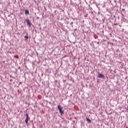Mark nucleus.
Instances as JSON below:
<instances>
[{"instance_id":"f257e3e1","label":"nucleus","mask_w":128,"mask_h":128,"mask_svg":"<svg viewBox=\"0 0 128 128\" xmlns=\"http://www.w3.org/2000/svg\"><path fill=\"white\" fill-rule=\"evenodd\" d=\"M58 108L61 116H62V114H64V110H62V106L58 105Z\"/></svg>"},{"instance_id":"f03ea898","label":"nucleus","mask_w":128,"mask_h":128,"mask_svg":"<svg viewBox=\"0 0 128 128\" xmlns=\"http://www.w3.org/2000/svg\"><path fill=\"white\" fill-rule=\"evenodd\" d=\"M30 117L28 116V113L26 114V118L25 120V122L26 124H28V120H30Z\"/></svg>"},{"instance_id":"7ed1b4c3","label":"nucleus","mask_w":128,"mask_h":128,"mask_svg":"<svg viewBox=\"0 0 128 128\" xmlns=\"http://www.w3.org/2000/svg\"><path fill=\"white\" fill-rule=\"evenodd\" d=\"M26 22H27L28 26H29V27L30 28V26H32V22H30V20L27 19L26 20Z\"/></svg>"},{"instance_id":"20e7f679","label":"nucleus","mask_w":128,"mask_h":128,"mask_svg":"<svg viewBox=\"0 0 128 128\" xmlns=\"http://www.w3.org/2000/svg\"><path fill=\"white\" fill-rule=\"evenodd\" d=\"M98 78H104V76L102 74H98Z\"/></svg>"},{"instance_id":"39448f33","label":"nucleus","mask_w":128,"mask_h":128,"mask_svg":"<svg viewBox=\"0 0 128 128\" xmlns=\"http://www.w3.org/2000/svg\"><path fill=\"white\" fill-rule=\"evenodd\" d=\"M25 12V14H30V11H28V10H26L24 11Z\"/></svg>"},{"instance_id":"423d86ee","label":"nucleus","mask_w":128,"mask_h":128,"mask_svg":"<svg viewBox=\"0 0 128 128\" xmlns=\"http://www.w3.org/2000/svg\"><path fill=\"white\" fill-rule=\"evenodd\" d=\"M86 120L88 122H92V120L88 118H86Z\"/></svg>"},{"instance_id":"0eeeda50","label":"nucleus","mask_w":128,"mask_h":128,"mask_svg":"<svg viewBox=\"0 0 128 128\" xmlns=\"http://www.w3.org/2000/svg\"><path fill=\"white\" fill-rule=\"evenodd\" d=\"M24 38H25L26 39V40H28V36H24Z\"/></svg>"},{"instance_id":"6e6552de","label":"nucleus","mask_w":128,"mask_h":128,"mask_svg":"<svg viewBox=\"0 0 128 128\" xmlns=\"http://www.w3.org/2000/svg\"><path fill=\"white\" fill-rule=\"evenodd\" d=\"M124 10H125L124 8H122V12H124Z\"/></svg>"},{"instance_id":"1a4fd4ad","label":"nucleus","mask_w":128,"mask_h":128,"mask_svg":"<svg viewBox=\"0 0 128 128\" xmlns=\"http://www.w3.org/2000/svg\"><path fill=\"white\" fill-rule=\"evenodd\" d=\"M73 24H74V22H72L70 23V25H71V26H72Z\"/></svg>"},{"instance_id":"9d476101","label":"nucleus","mask_w":128,"mask_h":128,"mask_svg":"<svg viewBox=\"0 0 128 128\" xmlns=\"http://www.w3.org/2000/svg\"><path fill=\"white\" fill-rule=\"evenodd\" d=\"M37 20H38V18H40L39 17H37Z\"/></svg>"},{"instance_id":"9b49d317","label":"nucleus","mask_w":128,"mask_h":128,"mask_svg":"<svg viewBox=\"0 0 128 128\" xmlns=\"http://www.w3.org/2000/svg\"><path fill=\"white\" fill-rule=\"evenodd\" d=\"M8 17L10 16V15H8Z\"/></svg>"},{"instance_id":"f8f14e48","label":"nucleus","mask_w":128,"mask_h":128,"mask_svg":"<svg viewBox=\"0 0 128 128\" xmlns=\"http://www.w3.org/2000/svg\"><path fill=\"white\" fill-rule=\"evenodd\" d=\"M114 26H116V24H114Z\"/></svg>"},{"instance_id":"ddd939ff","label":"nucleus","mask_w":128,"mask_h":128,"mask_svg":"<svg viewBox=\"0 0 128 128\" xmlns=\"http://www.w3.org/2000/svg\"><path fill=\"white\" fill-rule=\"evenodd\" d=\"M128 110V107H127V108H126Z\"/></svg>"},{"instance_id":"4468645a","label":"nucleus","mask_w":128,"mask_h":128,"mask_svg":"<svg viewBox=\"0 0 128 128\" xmlns=\"http://www.w3.org/2000/svg\"><path fill=\"white\" fill-rule=\"evenodd\" d=\"M74 26L72 25V28Z\"/></svg>"}]
</instances>
